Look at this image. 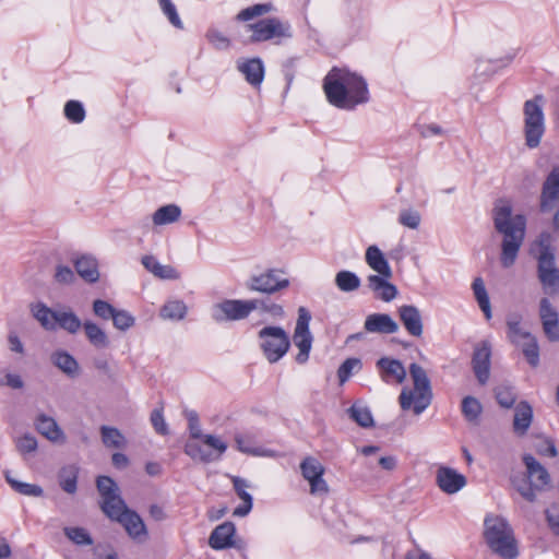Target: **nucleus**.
I'll return each mask as SVG.
<instances>
[{
  "mask_svg": "<svg viewBox=\"0 0 559 559\" xmlns=\"http://www.w3.org/2000/svg\"><path fill=\"white\" fill-rule=\"evenodd\" d=\"M382 381L385 383H402L406 378V370L403 364L393 358L381 357L376 364Z\"/></svg>",
  "mask_w": 559,
  "mask_h": 559,
  "instance_id": "nucleus-18",
  "label": "nucleus"
},
{
  "mask_svg": "<svg viewBox=\"0 0 559 559\" xmlns=\"http://www.w3.org/2000/svg\"><path fill=\"white\" fill-rule=\"evenodd\" d=\"M34 425L36 430L49 441L55 443L66 442V436L62 429L52 417L39 414L36 417Z\"/></svg>",
  "mask_w": 559,
  "mask_h": 559,
  "instance_id": "nucleus-21",
  "label": "nucleus"
},
{
  "mask_svg": "<svg viewBox=\"0 0 559 559\" xmlns=\"http://www.w3.org/2000/svg\"><path fill=\"white\" fill-rule=\"evenodd\" d=\"M114 326L120 331H126L134 325L135 319L134 317L128 312L127 310H117L115 311L112 318Z\"/></svg>",
  "mask_w": 559,
  "mask_h": 559,
  "instance_id": "nucleus-51",
  "label": "nucleus"
},
{
  "mask_svg": "<svg viewBox=\"0 0 559 559\" xmlns=\"http://www.w3.org/2000/svg\"><path fill=\"white\" fill-rule=\"evenodd\" d=\"M519 346L522 348L527 362L534 368L537 367L539 364V346L536 338L531 335L521 342Z\"/></svg>",
  "mask_w": 559,
  "mask_h": 559,
  "instance_id": "nucleus-41",
  "label": "nucleus"
},
{
  "mask_svg": "<svg viewBox=\"0 0 559 559\" xmlns=\"http://www.w3.org/2000/svg\"><path fill=\"white\" fill-rule=\"evenodd\" d=\"M258 309V304L249 300L225 299L213 307L212 317L216 322L238 321Z\"/></svg>",
  "mask_w": 559,
  "mask_h": 559,
  "instance_id": "nucleus-9",
  "label": "nucleus"
},
{
  "mask_svg": "<svg viewBox=\"0 0 559 559\" xmlns=\"http://www.w3.org/2000/svg\"><path fill=\"white\" fill-rule=\"evenodd\" d=\"M75 275L71 267L66 265H58L56 267L55 280L60 284H70L74 281Z\"/></svg>",
  "mask_w": 559,
  "mask_h": 559,
  "instance_id": "nucleus-63",
  "label": "nucleus"
},
{
  "mask_svg": "<svg viewBox=\"0 0 559 559\" xmlns=\"http://www.w3.org/2000/svg\"><path fill=\"white\" fill-rule=\"evenodd\" d=\"M559 202V165L554 166L542 186L539 195V210L550 212Z\"/></svg>",
  "mask_w": 559,
  "mask_h": 559,
  "instance_id": "nucleus-15",
  "label": "nucleus"
},
{
  "mask_svg": "<svg viewBox=\"0 0 559 559\" xmlns=\"http://www.w3.org/2000/svg\"><path fill=\"white\" fill-rule=\"evenodd\" d=\"M206 38L216 49H225L229 47V39L216 29H210Z\"/></svg>",
  "mask_w": 559,
  "mask_h": 559,
  "instance_id": "nucleus-62",
  "label": "nucleus"
},
{
  "mask_svg": "<svg viewBox=\"0 0 559 559\" xmlns=\"http://www.w3.org/2000/svg\"><path fill=\"white\" fill-rule=\"evenodd\" d=\"M188 420L189 431L192 439H200L203 435L201 431L199 415L195 411H185Z\"/></svg>",
  "mask_w": 559,
  "mask_h": 559,
  "instance_id": "nucleus-58",
  "label": "nucleus"
},
{
  "mask_svg": "<svg viewBox=\"0 0 559 559\" xmlns=\"http://www.w3.org/2000/svg\"><path fill=\"white\" fill-rule=\"evenodd\" d=\"M399 317L405 330L415 337H420L424 324L420 311L413 305H403L399 308Z\"/></svg>",
  "mask_w": 559,
  "mask_h": 559,
  "instance_id": "nucleus-19",
  "label": "nucleus"
},
{
  "mask_svg": "<svg viewBox=\"0 0 559 559\" xmlns=\"http://www.w3.org/2000/svg\"><path fill=\"white\" fill-rule=\"evenodd\" d=\"M335 285L341 292H354L360 287V278L354 272L343 270L336 273Z\"/></svg>",
  "mask_w": 559,
  "mask_h": 559,
  "instance_id": "nucleus-36",
  "label": "nucleus"
},
{
  "mask_svg": "<svg viewBox=\"0 0 559 559\" xmlns=\"http://www.w3.org/2000/svg\"><path fill=\"white\" fill-rule=\"evenodd\" d=\"M507 328L508 338L515 346L532 335L521 328V317L519 314H510L508 317Z\"/></svg>",
  "mask_w": 559,
  "mask_h": 559,
  "instance_id": "nucleus-33",
  "label": "nucleus"
},
{
  "mask_svg": "<svg viewBox=\"0 0 559 559\" xmlns=\"http://www.w3.org/2000/svg\"><path fill=\"white\" fill-rule=\"evenodd\" d=\"M108 518L119 522L133 539L142 540L147 535L141 516L135 511L130 510L127 504H124V508H119L116 515H108Z\"/></svg>",
  "mask_w": 559,
  "mask_h": 559,
  "instance_id": "nucleus-14",
  "label": "nucleus"
},
{
  "mask_svg": "<svg viewBox=\"0 0 559 559\" xmlns=\"http://www.w3.org/2000/svg\"><path fill=\"white\" fill-rule=\"evenodd\" d=\"M250 301L257 302L258 309H261L262 311L270 313L273 317L284 316V309L281 305L271 302L266 299H250Z\"/></svg>",
  "mask_w": 559,
  "mask_h": 559,
  "instance_id": "nucleus-59",
  "label": "nucleus"
},
{
  "mask_svg": "<svg viewBox=\"0 0 559 559\" xmlns=\"http://www.w3.org/2000/svg\"><path fill=\"white\" fill-rule=\"evenodd\" d=\"M59 326L67 332L74 334L76 333L81 326L82 322L76 317V314L72 311H58L57 319H56V328Z\"/></svg>",
  "mask_w": 559,
  "mask_h": 559,
  "instance_id": "nucleus-38",
  "label": "nucleus"
},
{
  "mask_svg": "<svg viewBox=\"0 0 559 559\" xmlns=\"http://www.w3.org/2000/svg\"><path fill=\"white\" fill-rule=\"evenodd\" d=\"M64 535L76 545H92L93 539L83 527H66Z\"/></svg>",
  "mask_w": 559,
  "mask_h": 559,
  "instance_id": "nucleus-50",
  "label": "nucleus"
},
{
  "mask_svg": "<svg viewBox=\"0 0 559 559\" xmlns=\"http://www.w3.org/2000/svg\"><path fill=\"white\" fill-rule=\"evenodd\" d=\"M151 423L155 431L162 436L168 435V426L160 409H154L151 414Z\"/></svg>",
  "mask_w": 559,
  "mask_h": 559,
  "instance_id": "nucleus-61",
  "label": "nucleus"
},
{
  "mask_svg": "<svg viewBox=\"0 0 559 559\" xmlns=\"http://www.w3.org/2000/svg\"><path fill=\"white\" fill-rule=\"evenodd\" d=\"M185 453L192 460L200 461L203 463H210L216 457L211 451L204 450L198 442L188 441L185 445Z\"/></svg>",
  "mask_w": 559,
  "mask_h": 559,
  "instance_id": "nucleus-42",
  "label": "nucleus"
},
{
  "mask_svg": "<svg viewBox=\"0 0 559 559\" xmlns=\"http://www.w3.org/2000/svg\"><path fill=\"white\" fill-rule=\"evenodd\" d=\"M246 27L252 33L250 36L251 43L292 37L290 25L276 17L263 19L257 23L248 24Z\"/></svg>",
  "mask_w": 559,
  "mask_h": 559,
  "instance_id": "nucleus-8",
  "label": "nucleus"
},
{
  "mask_svg": "<svg viewBox=\"0 0 559 559\" xmlns=\"http://www.w3.org/2000/svg\"><path fill=\"white\" fill-rule=\"evenodd\" d=\"M236 527L233 522H224L216 526L209 537V545L215 550H222L234 546Z\"/></svg>",
  "mask_w": 559,
  "mask_h": 559,
  "instance_id": "nucleus-20",
  "label": "nucleus"
},
{
  "mask_svg": "<svg viewBox=\"0 0 559 559\" xmlns=\"http://www.w3.org/2000/svg\"><path fill=\"white\" fill-rule=\"evenodd\" d=\"M52 364L70 378L79 376L80 367L76 359L66 350H56L51 355Z\"/></svg>",
  "mask_w": 559,
  "mask_h": 559,
  "instance_id": "nucleus-29",
  "label": "nucleus"
},
{
  "mask_svg": "<svg viewBox=\"0 0 559 559\" xmlns=\"http://www.w3.org/2000/svg\"><path fill=\"white\" fill-rule=\"evenodd\" d=\"M141 262L148 272L158 278L178 280L180 277L179 272L175 267L160 264L153 255L142 257Z\"/></svg>",
  "mask_w": 559,
  "mask_h": 559,
  "instance_id": "nucleus-27",
  "label": "nucleus"
},
{
  "mask_svg": "<svg viewBox=\"0 0 559 559\" xmlns=\"http://www.w3.org/2000/svg\"><path fill=\"white\" fill-rule=\"evenodd\" d=\"M311 314L305 307L298 309V319L293 335L294 344L299 348L296 356L298 364H305L309 358V353L312 346V335L309 331V323Z\"/></svg>",
  "mask_w": 559,
  "mask_h": 559,
  "instance_id": "nucleus-10",
  "label": "nucleus"
},
{
  "mask_svg": "<svg viewBox=\"0 0 559 559\" xmlns=\"http://www.w3.org/2000/svg\"><path fill=\"white\" fill-rule=\"evenodd\" d=\"M364 328L369 333L393 334L399 331L397 323L386 313L369 314Z\"/></svg>",
  "mask_w": 559,
  "mask_h": 559,
  "instance_id": "nucleus-22",
  "label": "nucleus"
},
{
  "mask_svg": "<svg viewBox=\"0 0 559 559\" xmlns=\"http://www.w3.org/2000/svg\"><path fill=\"white\" fill-rule=\"evenodd\" d=\"M163 13L167 16L168 21L177 28H182V22L178 15L177 9L171 0H158Z\"/></svg>",
  "mask_w": 559,
  "mask_h": 559,
  "instance_id": "nucleus-53",
  "label": "nucleus"
},
{
  "mask_svg": "<svg viewBox=\"0 0 559 559\" xmlns=\"http://www.w3.org/2000/svg\"><path fill=\"white\" fill-rule=\"evenodd\" d=\"M484 539L489 549L502 559H515L519 556L518 542L507 519L488 514L484 519Z\"/></svg>",
  "mask_w": 559,
  "mask_h": 559,
  "instance_id": "nucleus-3",
  "label": "nucleus"
},
{
  "mask_svg": "<svg viewBox=\"0 0 559 559\" xmlns=\"http://www.w3.org/2000/svg\"><path fill=\"white\" fill-rule=\"evenodd\" d=\"M260 347L269 362H277L289 349L288 334L281 326H264L258 333Z\"/></svg>",
  "mask_w": 559,
  "mask_h": 559,
  "instance_id": "nucleus-7",
  "label": "nucleus"
},
{
  "mask_svg": "<svg viewBox=\"0 0 559 559\" xmlns=\"http://www.w3.org/2000/svg\"><path fill=\"white\" fill-rule=\"evenodd\" d=\"M554 238L550 233L544 231L538 238L535 240L533 245V251L535 252V257H540L543 254L555 257V249L552 247Z\"/></svg>",
  "mask_w": 559,
  "mask_h": 559,
  "instance_id": "nucleus-43",
  "label": "nucleus"
},
{
  "mask_svg": "<svg viewBox=\"0 0 559 559\" xmlns=\"http://www.w3.org/2000/svg\"><path fill=\"white\" fill-rule=\"evenodd\" d=\"M187 313V306L181 300H170L160 309V317L169 320H181Z\"/></svg>",
  "mask_w": 559,
  "mask_h": 559,
  "instance_id": "nucleus-39",
  "label": "nucleus"
},
{
  "mask_svg": "<svg viewBox=\"0 0 559 559\" xmlns=\"http://www.w3.org/2000/svg\"><path fill=\"white\" fill-rule=\"evenodd\" d=\"M409 374L414 388H403L399 401L403 411L413 409L415 415H420L432 401V390L426 370L418 364H411Z\"/></svg>",
  "mask_w": 559,
  "mask_h": 559,
  "instance_id": "nucleus-4",
  "label": "nucleus"
},
{
  "mask_svg": "<svg viewBox=\"0 0 559 559\" xmlns=\"http://www.w3.org/2000/svg\"><path fill=\"white\" fill-rule=\"evenodd\" d=\"M537 277L543 290L547 295L559 293V269L556 265L555 257H537Z\"/></svg>",
  "mask_w": 559,
  "mask_h": 559,
  "instance_id": "nucleus-13",
  "label": "nucleus"
},
{
  "mask_svg": "<svg viewBox=\"0 0 559 559\" xmlns=\"http://www.w3.org/2000/svg\"><path fill=\"white\" fill-rule=\"evenodd\" d=\"M472 288L479 308L484 312L486 319L489 320L491 318V306L484 281L480 277H476L473 281Z\"/></svg>",
  "mask_w": 559,
  "mask_h": 559,
  "instance_id": "nucleus-34",
  "label": "nucleus"
},
{
  "mask_svg": "<svg viewBox=\"0 0 559 559\" xmlns=\"http://www.w3.org/2000/svg\"><path fill=\"white\" fill-rule=\"evenodd\" d=\"M5 479L10 486L21 495L29 497H40L43 488L38 485L22 483L14 479L9 472H5Z\"/></svg>",
  "mask_w": 559,
  "mask_h": 559,
  "instance_id": "nucleus-40",
  "label": "nucleus"
},
{
  "mask_svg": "<svg viewBox=\"0 0 559 559\" xmlns=\"http://www.w3.org/2000/svg\"><path fill=\"white\" fill-rule=\"evenodd\" d=\"M234 489L237 492L238 497L243 500H252V496L246 490L249 485L246 479L234 476L233 477Z\"/></svg>",
  "mask_w": 559,
  "mask_h": 559,
  "instance_id": "nucleus-64",
  "label": "nucleus"
},
{
  "mask_svg": "<svg viewBox=\"0 0 559 559\" xmlns=\"http://www.w3.org/2000/svg\"><path fill=\"white\" fill-rule=\"evenodd\" d=\"M99 430L102 442L106 448L124 449L127 447V439L119 429L109 426H102Z\"/></svg>",
  "mask_w": 559,
  "mask_h": 559,
  "instance_id": "nucleus-32",
  "label": "nucleus"
},
{
  "mask_svg": "<svg viewBox=\"0 0 559 559\" xmlns=\"http://www.w3.org/2000/svg\"><path fill=\"white\" fill-rule=\"evenodd\" d=\"M539 316H540L543 325L545 324V322L559 320L558 312L551 306L550 301L547 298H543L540 300Z\"/></svg>",
  "mask_w": 559,
  "mask_h": 559,
  "instance_id": "nucleus-57",
  "label": "nucleus"
},
{
  "mask_svg": "<svg viewBox=\"0 0 559 559\" xmlns=\"http://www.w3.org/2000/svg\"><path fill=\"white\" fill-rule=\"evenodd\" d=\"M64 116L73 123H80L85 118L83 105L78 100H69L64 106Z\"/></svg>",
  "mask_w": 559,
  "mask_h": 559,
  "instance_id": "nucleus-49",
  "label": "nucleus"
},
{
  "mask_svg": "<svg viewBox=\"0 0 559 559\" xmlns=\"http://www.w3.org/2000/svg\"><path fill=\"white\" fill-rule=\"evenodd\" d=\"M300 469L308 481L324 474V467L313 457H306L300 464Z\"/></svg>",
  "mask_w": 559,
  "mask_h": 559,
  "instance_id": "nucleus-44",
  "label": "nucleus"
},
{
  "mask_svg": "<svg viewBox=\"0 0 559 559\" xmlns=\"http://www.w3.org/2000/svg\"><path fill=\"white\" fill-rule=\"evenodd\" d=\"M483 407L481 404L473 396H465L462 401V413L468 421H476Z\"/></svg>",
  "mask_w": 559,
  "mask_h": 559,
  "instance_id": "nucleus-47",
  "label": "nucleus"
},
{
  "mask_svg": "<svg viewBox=\"0 0 559 559\" xmlns=\"http://www.w3.org/2000/svg\"><path fill=\"white\" fill-rule=\"evenodd\" d=\"M75 271L88 283H95L99 278L97 260L92 255H82L74 261Z\"/></svg>",
  "mask_w": 559,
  "mask_h": 559,
  "instance_id": "nucleus-28",
  "label": "nucleus"
},
{
  "mask_svg": "<svg viewBox=\"0 0 559 559\" xmlns=\"http://www.w3.org/2000/svg\"><path fill=\"white\" fill-rule=\"evenodd\" d=\"M367 264L384 277L392 276V270L382 251L377 246H369L366 250Z\"/></svg>",
  "mask_w": 559,
  "mask_h": 559,
  "instance_id": "nucleus-26",
  "label": "nucleus"
},
{
  "mask_svg": "<svg viewBox=\"0 0 559 559\" xmlns=\"http://www.w3.org/2000/svg\"><path fill=\"white\" fill-rule=\"evenodd\" d=\"M491 345L488 341H483L474 348L472 357V367L480 384H486L490 376Z\"/></svg>",
  "mask_w": 559,
  "mask_h": 559,
  "instance_id": "nucleus-16",
  "label": "nucleus"
},
{
  "mask_svg": "<svg viewBox=\"0 0 559 559\" xmlns=\"http://www.w3.org/2000/svg\"><path fill=\"white\" fill-rule=\"evenodd\" d=\"M237 68L251 85L258 86L262 83L264 78V67L259 58L238 62Z\"/></svg>",
  "mask_w": 559,
  "mask_h": 559,
  "instance_id": "nucleus-24",
  "label": "nucleus"
},
{
  "mask_svg": "<svg viewBox=\"0 0 559 559\" xmlns=\"http://www.w3.org/2000/svg\"><path fill=\"white\" fill-rule=\"evenodd\" d=\"M323 90L329 103L342 109H354L369 99L364 78L345 68H332L323 80Z\"/></svg>",
  "mask_w": 559,
  "mask_h": 559,
  "instance_id": "nucleus-1",
  "label": "nucleus"
},
{
  "mask_svg": "<svg viewBox=\"0 0 559 559\" xmlns=\"http://www.w3.org/2000/svg\"><path fill=\"white\" fill-rule=\"evenodd\" d=\"M15 444L17 451L23 455L35 452L38 445L36 438L29 433H25L24 436L20 437Z\"/></svg>",
  "mask_w": 559,
  "mask_h": 559,
  "instance_id": "nucleus-54",
  "label": "nucleus"
},
{
  "mask_svg": "<svg viewBox=\"0 0 559 559\" xmlns=\"http://www.w3.org/2000/svg\"><path fill=\"white\" fill-rule=\"evenodd\" d=\"M350 417L361 427L368 428L373 426V418L368 407L353 405L349 408Z\"/></svg>",
  "mask_w": 559,
  "mask_h": 559,
  "instance_id": "nucleus-48",
  "label": "nucleus"
},
{
  "mask_svg": "<svg viewBox=\"0 0 559 559\" xmlns=\"http://www.w3.org/2000/svg\"><path fill=\"white\" fill-rule=\"evenodd\" d=\"M493 225L503 235L501 264L510 267L514 264L525 236L526 219L523 215H512L508 202H500L493 209Z\"/></svg>",
  "mask_w": 559,
  "mask_h": 559,
  "instance_id": "nucleus-2",
  "label": "nucleus"
},
{
  "mask_svg": "<svg viewBox=\"0 0 559 559\" xmlns=\"http://www.w3.org/2000/svg\"><path fill=\"white\" fill-rule=\"evenodd\" d=\"M273 9V5L272 3H259V4H254V5H251V7H248L243 10H241L238 14H237V20L238 21H241V22H247V21H250L257 16H261V15H264L269 12H271Z\"/></svg>",
  "mask_w": 559,
  "mask_h": 559,
  "instance_id": "nucleus-45",
  "label": "nucleus"
},
{
  "mask_svg": "<svg viewBox=\"0 0 559 559\" xmlns=\"http://www.w3.org/2000/svg\"><path fill=\"white\" fill-rule=\"evenodd\" d=\"M96 486L102 497L100 508L108 515H116L119 508H124V500L119 493L116 481L108 476H98Z\"/></svg>",
  "mask_w": 559,
  "mask_h": 559,
  "instance_id": "nucleus-11",
  "label": "nucleus"
},
{
  "mask_svg": "<svg viewBox=\"0 0 559 559\" xmlns=\"http://www.w3.org/2000/svg\"><path fill=\"white\" fill-rule=\"evenodd\" d=\"M93 311L98 318L108 320L112 318L116 308H114L109 302L105 300L96 299L93 302Z\"/></svg>",
  "mask_w": 559,
  "mask_h": 559,
  "instance_id": "nucleus-56",
  "label": "nucleus"
},
{
  "mask_svg": "<svg viewBox=\"0 0 559 559\" xmlns=\"http://www.w3.org/2000/svg\"><path fill=\"white\" fill-rule=\"evenodd\" d=\"M545 98L543 95H535L534 98L527 99L523 105L524 116V138L525 145L528 148H536L544 136L545 115H544Z\"/></svg>",
  "mask_w": 559,
  "mask_h": 559,
  "instance_id": "nucleus-6",
  "label": "nucleus"
},
{
  "mask_svg": "<svg viewBox=\"0 0 559 559\" xmlns=\"http://www.w3.org/2000/svg\"><path fill=\"white\" fill-rule=\"evenodd\" d=\"M420 214L415 210H403L400 213L399 222L405 227L416 229L420 224Z\"/></svg>",
  "mask_w": 559,
  "mask_h": 559,
  "instance_id": "nucleus-55",
  "label": "nucleus"
},
{
  "mask_svg": "<svg viewBox=\"0 0 559 559\" xmlns=\"http://www.w3.org/2000/svg\"><path fill=\"white\" fill-rule=\"evenodd\" d=\"M237 449L253 456H275V452L257 444L255 436L251 433H238L235 436Z\"/></svg>",
  "mask_w": 559,
  "mask_h": 559,
  "instance_id": "nucleus-23",
  "label": "nucleus"
},
{
  "mask_svg": "<svg viewBox=\"0 0 559 559\" xmlns=\"http://www.w3.org/2000/svg\"><path fill=\"white\" fill-rule=\"evenodd\" d=\"M181 216V209L176 204H167L157 209L153 216L156 226L168 225L177 222Z\"/></svg>",
  "mask_w": 559,
  "mask_h": 559,
  "instance_id": "nucleus-31",
  "label": "nucleus"
},
{
  "mask_svg": "<svg viewBox=\"0 0 559 559\" xmlns=\"http://www.w3.org/2000/svg\"><path fill=\"white\" fill-rule=\"evenodd\" d=\"M33 316L40 322L46 330L56 329V319L58 311H53L46 305L38 302L32 307Z\"/></svg>",
  "mask_w": 559,
  "mask_h": 559,
  "instance_id": "nucleus-35",
  "label": "nucleus"
},
{
  "mask_svg": "<svg viewBox=\"0 0 559 559\" xmlns=\"http://www.w3.org/2000/svg\"><path fill=\"white\" fill-rule=\"evenodd\" d=\"M436 483L443 492L453 495L466 485V478L451 467L440 466L436 473Z\"/></svg>",
  "mask_w": 559,
  "mask_h": 559,
  "instance_id": "nucleus-17",
  "label": "nucleus"
},
{
  "mask_svg": "<svg viewBox=\"0 0 559 559\" xmlns=\"http://www.w3.org/2000/svg\"><path fill=\"white\" fill-rule=\"evenodd\" d=\"M200 439L204 444L218 452L217 455H214L216 459H218L227 449V444L216 436L203 435Z\"/></svg>",
  "mask_w": 559,
  "mask_h": 559,
  "instance_id": "nucleus-60",
  "label": "nucleus"
},
{
  "mask_svg": "<svg viewBox=\"0 0 559 559\" xmlns=\"http://www.w3.org/2000/svg\"><path fill=\"white\" fill-rule=\"evenodd\" d=\"M79 468L75 465H69L63 467L59 472V485L68 493H74L76 491Z\"/></svg>",
  "mask_w": 559,
  "mask_h": 559,
  "instance_id": "nucleus-37",
  "label": "nucleus"
},
{
  "mask_svg": "<svg viewBox=\"0 0 559 559\" xmlns=\"http://www.w3.org/2000/svg\"><path fill=\"white\" fill-rule=\"evenodd\" d=\"M495 396L498 404L503 408H511L515 401L516 394L514 389L510 385H499L495 389Z\"/></svg>",
  "mask_w": 559,
  "mask_h": 559,
  "instance_id": "nucleus-46",
  "label": "nucleus"
},
{
  "mask_svg": "<svg viewBox=\"0 0 559 559\" xmlns=\"http://www.w3.org/2000/svg\"><path fill=\"white\" fill-rule=\"evenodd\" d=\"M361 368V361L358 358H347L337 370V377L340 380V383H345L349 377L352 376V372L354 369L359 370Z\"/></svg>",
  "mask_w": 559,
  "mask_h": 559,
  "instance_id": "nucleus-52",
  "label": "nucleus"
},
{
  "mask_svg": "<svg viewBox=\"0 0 559 559\" xmlns=\"http://www.w3.org/2000/svg\"><path fill=\"white\" fill-rule=\"evenodd\" d=\"M83 329L88 342L98 349L107 348L110 344L106 332L92 321H85Z\"/></svg>",
  "mask_w": 559,
  "mask_h": 559,
  "instance_id": "nucleus-30",
  "label": "nucleus"
},
{
  "mask_svg": "<svg viewBox=\"0 0 559 559\" xmlns=\"http://www.w3.org/2000/svg\"><path fill=\"white\" fill-rule=\"evenodd\" d=\"M533 420V408L526 402L522 401L515 406L513 418V430L519 436H524Z\"/></svg>",
  "mask_w": 559,
  "mask_h": 559,
  "instance_id": "nucleus-25",
  "label": "nucleus"
},
{
  "mask_svg": "<svg viewBox=\"0 0 559 559\" xmlns=\"http://www.w3.org/2000/svg\"><path fill=\"white\" fill-rule=\"evenodd\" d=\"M281 274L282 272L278 270H266L259 275L251 276L246 286L251 292H259L267 295L274 294L289 286V280L282 277Z\"/></svg>",
  "mask_w": 559,
  "mask_h": 559,
  "instance_id": "nucleus-12",
  "label": "nucleus"
},
{
  "mask_svg": "<svg viewBox=\"0 0 559 559\" xmlns=\"http://www.w3.org/2000/svg\"><path fill=\"white\" fill-rule=\"evenodd\" d=\"M523 463L526 467V473L513 475L511 483L523 499L534 502L537 492L544 490L549 485L550 476L547 469L532 454H524Z\"/></svg>",
  "mask_w": 559,
  "mask_h": 559,
  "instance_id": "nucleus-5",
  "label": "nucleus"
}]
</instances>
